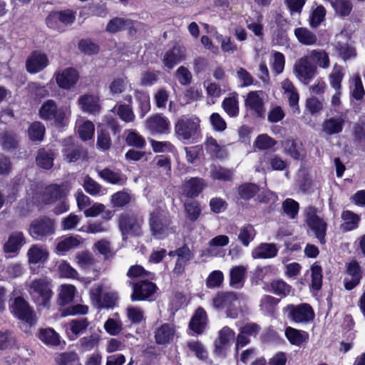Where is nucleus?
<instances>
[{
  "label": "nucleus",
  "instance_id": "nucleus-1",
  "mask_svg": "<svg viewBox=\"0 0 365 365\" xmlns=\"http://www.w3.org/2000/svg\"><path fill=\"white\" fill-rule=\"evenodd\" d=\"M71 113L68 107L59 106L52 99L43 102L38 110V115L41 119L51 122L58 127L65 126L67 124Z\"/></svg>",
  "mask_w": 365,
  "mask_h": 365
},
{
  "label": "nucleus",
  "instance_id": "nucleus-2",
  "mask_svg": "<svg viewBox=\"0 0 365 365\" xmlns=\"http://www.w3.org/2000/svg\"><path fill=\"white\" fill-rule=\"evenodd\" d=\"M28 291L34 302L40 308L48 309L53 295L51 282L47 278L35 279L27 284Z\"/></svg>",
  "mask_w": 365,
  "mask_h": 365
},
{
  "label": "nucleus",
  "instance_id": "nucleus-3",
  "mask_svg": "<svg viewBox=\"0 0 365 365\" xmlns=\"http://www.w3.org/2000/svg\"><path fill=\"white\" fill-rule=\"evenodd\" d=\"M149 225L153 235L159 239L175 232V227L172 226L168 213L160 207L150 213Z\"/></svg>",
  "mask_w": 365,
  "mask_h": 365
},
{
  "label": "nucleus",
  "instance_id": "nucleus-4",
  "mask_svg": "<svg viewBox=\"0 0 365 365\" xmlns=\"http://www.w3.org/2000/svg\"><path fill=\"white\" fill-rule=\"evenodd\" d=\"M214 308L225 310L227 317L235 319L240 312V301L234 292L218 293L212 299Z\"/></svg>",
  "mask_w": 365,
  "mask_h": 365
},
{
  "label": "nucleus",
  "instance_id": "nucleus-5",
  "mask_svg": "<svg viewBox=\"0 0 365 365\" xmlns=\"http://www.w3.org/2000/svg\"><path fill=\"white\" fill-rule=\"evenodd\" d=\"M200 123L196 116H182L176 123L175 132L180 140H190L197 134Z\"/></svg>",
  "mask_w": 365,
  "mask_h": 365
},
{
  "label": "nucleus",
  "instance_id": "nucleus-6",
  "mask_svg": "<svg viewBox=\"0 0 365 365\" xmlns=\"http://www.w3.org/2000/svg\"><path fill=\"white\" fill-rule=\"evenodd\" d=\"M76 20V11L66 9L51 13L46 19L48 27L58 31H63Z\"/></svg>",
  "mask_w": 365,
  "mask_h": 365
},
{
  "label": "nucleus",
  "instance_id": "nucleus-7",
  "mask_svg": "<svg viewBox=\"0 0 365 365\" xmlns=\"http://www.w3.org/2000/svg\"><path fill=\"white\" fill-rule=\"evenodd\" d=\"M283 312L289 319L296 323L309 322L314 317L313 309L306 303L298 305L288 304L283 308Z\"/></svg>",
  "mask_w": 365,
  "mask_h": 365
},
{
  "label": "nucleus",
  "instance_id": "nucleus-8",
  "mask_svg": "<svg viewBox=\"0 0 365 365\" xmlns=\"http://www.w3.org/2000/svg\"><path fill=\"white\" fill-rule=\"evenodd\" d=\"M119 227L123 234L140 235L142 233L143 224V217L138 214L123 213L119 216Z\"/></svg>",
  "mask_w": 365,
  "mask_h": 365
},
{
  "label": "nucleus",
  "instance_id": "nucleus-9",
  "mask_svg": "<svg viewBox=\"0 0 365 365\" xmlns=\"http://www.w3.org/2000/svg\"><path fill=\"white\" fill-rule=\"evenodd\" d=\"M317 66L311 63L309 56H304L297 59L293 67V73L302 83L309 84L317 74Z\"/></svg>",
  "mask_w": 365,
  "mask_h": 365
},
{
  "label": "nucleus",
  "instance_id": "nucleus-10",
  "mask_svg": "<svg viewBox=\"0 0 365 365\" xmlns=\"http://www.w3.org/2000/svg\"><path fill=\"white\" fill-rule=\"evenodd\" d=\"M29 232L34 239L41 240L54 234V221L46 217H38L31 223Z\"/></svg>",
  "mask_w": 365,
  "mask_h": 365
},
{
  "label": "nucleus",
  "instance_id": "nucleus-11",
  "mask_svg": "<svg viewBox=\"0 0 365 365\" xmlns=\"http://www.w3.org/2000/svg\"><path fill=\"white\" fill-rule=\"evenodd\" d=\"M306 222L314 232L316 237L321 243H324V237L327 225L325 221L317 215V210L314 207H309L305 210Z\"/></svg>",
  "mask_w": 365,
  "mask_h": 365
},
{
  "label": "nucleus",
  "instance_id": "nucleus-12",
  "mask_svg": "<svg viewBox=\"0 0 365 365\" xmlns=\"http://www.w3.org/2000/svg\"><path fill=\"white\" fill-rule=\"evenodd\" d=\"M76 262L81 269L94 274V279L99 278L102 269L91 252L88 251L78 252L76 255Z\"/></svg>",
  "mask_w": 365,
  "mask_h": 365
},
{
  "label": "nucleus",
  "instance_id": "nucleus-13",
  "mask_svg": "<svg viewBox=\"0 0 365 365\" xmlns=\"http://www.w3.org/2000/svg\"><path fill=\"white\" fill-rule=\"evenodd\" d=\"M11 312L19 319L32 324L35 323V314L29 303L22 297H18L10 307Z\"/></svg>",
  "mask_w": 365,
  "mask_h": 365
},
{
  "label": "nucleus",
  "instance_id": "nucleus-14",
  "mask_svg": "<svg viewBox=\"0 0 365 365\" xmlns=\"http://www.w3.org/2000/svg\"><path fill=\"white\" fill-rule=\"evenodd\" d=\"M132 301L153 300L157 290L156 285L149 281H140L133 284Z\"/></svg>",
  "mask_w": 365,
  "mask_h": 365
},
{
  "label": "nucleus",
  "instance_id": "nucleus-15",
  "mask_svg": "<svg viewBox=\"0 0 365 365\" xmlns=\"http://www.w3.org/2000/svg\"><path fill=\"white\" fill-rule=\"evenodd\" d=\"M53 77L59 88L69 90L77 83L79 76L73 68H66L58 70Z\"/></svg>",
  "mask_w": 365,
  "mask_h": 365
},
{
  "label": "nucleus",
  "instance_id": "nucleus-16",
  "mask_svg": "<svg viewBox=\"0 0 365 365\" xmlns=\"http://www.w3.org/2000/svg\"><path fill=\"white\" fill-rule=\"evenodd\" d=\"M263 94L262 91H251L245 99L246 108L257 117H263L265 113Z\"/></svg>",
  "mask_w": 365,
  "mask_h": 365
},
{
  "label": "nucleus",
  "instance_id": "nucleus-17",
  "mask_svg": "<svg viewBox=\"0 0 365 365\" xmlns=\"http://www.w3.org/2000/svg\"><path fill=\"white\" fill-rule=\"evenodd\" d=\"M48 64L49 60L46 53L34 51L27 58L26 68L29 73L34 74L43 70Z\"/></svg>",
  "mask_w": 365,
  "mask_h": 365
},
{
  "label": "nucleus",
  "instance_id": "nucleus-18",
  "mask_svg": "<svg viewBox=\"0 0 365 365\" xmlns=\"http://www.w3.org/2000/svg\"><path fill=\"white\" fill-rule=\"evenodd\" d=\"M145 128L153 135L167 133L170 129V121L168 118L160 114L147 118Z\"/></svg>",
  "mask_w": 365,
  "mask_h": 365
},
{
  "label": "nucleus",
  "instance_id": "nucleus-19",
  "mask_svg": "<svg viewBox=\"0 0 365 365\" xmlns=\"http://www.w3.org/2000/svg\"><path fill=\"white\" fill-rule=\"evenodd\" d=\"M28 262L31 267L33 264H43L47 262L49 257V252L44 245H33L28 250L26 253Z\"/></svg>",
  "mask_w": 365,
  "mask_h": 365
},
{
  "label": "nucleus",
  "instance_id": "nucleus-20",
  "mask_svg": "<svg viewBox=\"0 0 365 365\" xmlns=\"http://www.w3.org/2000/svg\"><path fill=\"white\" fill-rule=\"evenodd\" d=\"M185 48L181 46H175L165 53L163 57V63L165 67L170 69L185 59Z\"/></svg>",
  "mask_w": 365,
  "mask_h": 365
},
{
  "label": "nucleus",
  "instance_id": "nucleus-21",
  "mask_svg": "<svg viewBox=\"0 0 365 365\" xmlns=\"http://www.w3.org/2000/svg\"><path fill=\"white\" fill-rule=\"evenodd\" d=\"M345 119L340 115H335L325 119L322 124V132L327 135H336L342 132Z\"/></svg>",
  "mask_w": 365,
  "mask_h": 365
},
{
  "label": "nucleus",
  "instance_id": "nucleus-22",
  "mask_svg": "<svg viewBox=\"0 0 365 365\" xmlns=\"http://www.w3.org/2000/svg\"><path fill=\"white\" fill-rule=\"evenodd\" d=\"M26 243V238L21 232H12L6 242L4 244V250L9 257L16 255L21 247Z\"/></svg>",
  "mask_w": 365,
  "mask_h": 365
},
{
  "label": "nucleus",
  "instance_id": "nucleus-23",
  "mask_svg": "<svg viewBox=\"0 0 365 365\" xmlns=\"http://www.w3.org/2000/svg\"><path fill=\"white\" fill-rule=\"evenodd\" d=\"M286 167V163L277 156L263 155L259 160V165L256 167L257 172L265 173L266 170H282Z\"/></svg>",
  "mask_w": 365,
  "mask_h": 365
},
{
  "label": "nucleus",
  "instance_id": "nucleus-24",
  "mask_svg": "<svg viewBox=\"0 0 365 365\" xmlns=\"http://www.w3.org/2000/svg\"><path fill=\"white\" fill-rule=\"evenodd\" d=\"M235 336V331L228 327H224L220 330L218 339L215 341V352L220 356H223L226 348L234 340Z\"/></svg>",
  "mask_w": 365,
  "mask_h": 365
},
{
  "label": "nucleus",
  "instance_id": "nucleus-25",
  "mask_svg": "<svg viewBox=\"0 0 365 365\" xmlns=\"http://www.w3.org/2000/svg\"><path fill=\"white\" fill-rule=\"evenodd\" d=\"M207 186L205 180L199 178H191L182 185L183 195L188 197H197Z\"/></svg>",
  "mask_w": 365,
  "mask_h": 365
},
{
  "label": "nucleus",
  "instance_id": "nucleus-26",
  "mask_svg": "<svg viewBox=\"0 0 365 365\" xmlns=\"http://www.w3.org/2000/svg\"><path fill=\"white\" fill-rule=\"evenodd\" d=\"M347 276L344 278V287L346 289H354L361 278L360 266L356 261L351 262L347 266Z\"/></svg>",
  "mask_w": 365,
  "mask_h": 365
},
{
  "label": "nucleus",
  "instance_id": "nucleus-27",
  "mask_svg": "<svg viewBox=\"0 0 365 365\" xmlns=\"http://www.w3.org/2000/svg\"><path fill=\"white\" fill-rule=\"evenodd\" d=\"M278 249L274 243H260L255 247L251 252V256L254 259H271L277 255Z\"/></svg>",
  "mask_w": 365,
  "mask_h": 365
},
{
  "label": "nucleus",
  "instance_id": "nucleus-28",
  "mask_svg": "<svg viewBox=\"0 0 365 365\" xmlns=\"http://www.w3.org/2000/svg\"><path fill=\"white\" fill-rule=\"evenodd\" d=\"M281 87L284 94L289 101L290 107L292 108L294 111H299L298 103L299 96L294 83L288 78H286L282 81Z\"/></svg>",
  "mask_w": 365,
  "mask_h": 365
},
{
  "label": "nucleus",
  "instance_id": "nucleus-29",
  "mask_svg": "<svg viewBox=\"0 0 365 365\" xmlns=\"http://www.w3.org/2000/svg\"><path fill=\"white\" fill-rule=\"evenodd\" d=\"M178 259L173 269V272L176 274H181L185 270L187 264L193 258V254L187 246H183L176 250Z\"/></svg>",
  "mask_w": 365,
  "mask_h": 365
},
{
  "label": "nucleus",
  "instance_id": "nucleus-30",
  "mask_svg": "<svg viewBox=\"0 0 365 365\" xmlns=\"http://www.w3.org/2000/svg\"><path fill=\"white\" fill-rule=\"evenodd\" d=\"M175 335V328L172 324H164L155 332V341L158 344H165L172 341Z\"/></svg>",
  "mask_w": 365,
  "mask_h": 365
},
{
  "label": "nucleus",
  "instance_id": "nucleus-31",
  "mask_svg": "<svg viewBox=\"0 0 365 365\" xmlns=\"http://www.w3.org/2000/svg\"><path fill=\"white\" fill-rule=\"evenodd\" d=\"M247 267L238 265L233 267L230 271V284L235 289H240L243 287Z\"/></svg>",
  "mask_w": 365,
  "mask_h": 365
},
{
  "label": "nucleus",
  "instance_id": "nucleus-32",
  "mask_svg": "<svg viewBox=\"0 0 365 365\" xmlns=\"http://www.w3.org/2000/svg\"><path fill=\"white\" fill-rule=\"evenodd\" d=\"M329 2L333 8L336 16L345 18L349 16L353 10L351 0H324Z\"/></svg>",
  "mask_w": 365,
  "mask_h": 365
},
{
  "label": "nucleus",
  "instance_id": "nucleus-33",
  "mask_svg": "<svg viewBox=\"0 0 365 365\" xmlns=\"http://www.w3.org/2000/svg\"><path fill=\"white\" fill-rule=\"evenodd\" d=\"M342 223L341 229L344 232H349L358 228L361 217L359 215L350 210H344L341 215Z\"/></svg>",
  "mask_w": 365,
  "mask_h": 365
},
{
  "label": "nucleus",
  "instance_id": "nucleus-34",
  "mask_svg": "<svg viewBox=\"0 0 365 365\" xmlns=\"http://www.w3.org/2000/svg\"><path fill=\"white\" fill-rule=\"evenodd\" d=\"M284 152L296 160H302L305 157L304 146L302 143L287 140L283 143Z\"/></svg>",
  "mask_w": 365,
  "mask_h": 365
},
{
  "label": "nucleus",
  "instance_id": "nucleus-35",
  "mask_svg": "<svg viewBox=\"0 0 365 365\" xmlns=\"http://www.w3.org/2000/svg\"><path fill=\"white\" fill-rule=\"evenodd\" d=\"M77 133L81 140L86 141L93 138L95 131L93 123L83 118H79L76 121Z\"/></svg>",
  "mask_w": 365,
  "mask_h": 365
},
{
  "label": "nucleus",
  "instance_id": "nucleus-36",
  "mask_svg": "<svg viewBox=\"0 0 365 365\" xmlns=\"http://www.w3.org/2000/svg\"><path fill=\"white\" fill-rule=\"evenodd\" d=\"M78 104L81 109L90 113H95L99 111V99L93 95L81 96L78 98Z\"/></svg>",
  "mask_w": 365,
  "mask_h": 365
},
{
  "label": "nucleus",
  "instance_id": "nucleus-37",
  "mask_svg": "<svg viewBox=\"0 0 365 365\" xmlns=\"http://www.w3.org/2000/svg\"><path fill=\"white\" fill-rule=\"evenodd\" d=\"M207 324L206 312L199 307L190 322V328L196 334H201Z\"/></svg>",
  "mask_w": 365,
  "mask_h": 365
},
{
  "label": "nucleus",
  "instance_id": "nucleus-38",
  "mask_svg": "<svg viewBox=\"0 0 365 365\" xmlns=\"http://www.w3.org/2000/svg\"><path fill=\"white\" fill-rule=\"evenodd\" d=\"M257 231L254 226L250 224H245L240 227L237 234V239L242 245L247 247L255 240Z\"/></svg>",
  "mask_w": 365,
  "mask_h": 365
},
{
  "label": "nucleus",
  "instance_id": "nucleus-39",
  "mask_svg": "<svg viewBox=\"0 0 365 365\" xmlns=\"http://www.w3.org/2000/svg\"><path fill=\"white\" fill-rule=\"evenodd\" d=\"M309 58L317 67L327 69L330 66L329 54L322 49H313L309 53Z\"/></svg>",
  "mask_w": 365,
  "mask_h": 365
},
{
  "label": "nucleus",
  "instance_id": "nucleus-40",
  "mask_svg": "<svg viewBox=\"0 0 365 365\" xmlns=\"http://www.w3.org/2000/svg\"><path fill=\"white\" fill-rule=\"evenodd\" d=\"M294 34L298 41L304 46H312L317 41V36L316 34L307 28H297L294 29Z\"/></svg>",
  "mask_w": 365,
  "mask_h": 365
},
{
  "label": "nucleus",
  "instance_id": "nucleus-41",
  "mask_svg": "<svg viewBox=\"0 0 365 365\" xmlns=\"http://www.w3.org/2000/svg\"><path fill=\"white\" fill-rule=\"evenodd\" d=\"M81 245V240L77 237H65L58 240L56 252L58 254L66 252L71 249L78 247Z\"/></svg>",
  "mask_w": 365,
  "mask_h": 365
},
{
  "label": "nucleus",
  "instance_id": "nucleus-42",
  "mask_svg": "<svg viewBox=\"0 0 365 365\" xmlns=\"http://www.w3.org/2000/svg\"><path fill=\"white\" fill-rule=\"evenodd\" d=\"M285 335L292 344L299 346L307 341L309 338L306 331L297 330L290 327L286 329Z\"/></svg>",
  "mask_w": 365,
  "mask_h": 365
},
{
  "label": "nucleus",
  "instance_id": "nucleus-43",
  "mask_svg": "<svg viewBox=\"0 0 365 365\" xmlns=\"http://www.w3.org/2000/svg\"><path fill=\"white\" fill-rule=\"evenodd\" d=\"M38 338L48 346H58L60 344L59 334L51 328L41 329L38 331Z\"/></svg>",
  "mask_w": 365,
  "mask_h": 365
},
{
  "label": "nucleus",
  "instance_id": "nucleus-44",
  "mask_svg": "<svg viewBox=\"0 0 365 365\" xmlns=\"http://www.w3.org/2000/svg\"><path fill=\"white\" fill-rule=\"evenodd\" d=\"M89 322L87 318H80L72 319L67 325L66 331L68 334H70V331L76 336L79 334H82L88 328Z\"/></svg>",
  "mask_w": 365,
  "mask_h": 365
},
{
  "label": "nucleus",
  "instance_id": "nucleus-45",
  "mask_svg": "<svg viewBox=\"0 0 365 365\" xmlns=\"http://www.w3.org/2000/svg\"><path fill=\"white\" fill-rule=\"evenodd\" d=\"M98 174L102 179L111 184H123L126 180L121 173L113 171L109 168L99 171Z\"/></svg>",
  "mask_w": 365,
  "mask_h": 365
},
{
  "label": "nucleus",
  "instance_id": "nucleus-46",
  "mask_svg": "<svg viewBox=\"0 0 365 365\" xmlns=\"http://www.w3.org/2000/svg\"><path fill=\"white\" fill-rule=\"evenodd\" d=\"M269 64L274 73L277 76L284 69L285 56L283 53L272 51L269 59Z\"/></svg>",
  "mask_w": 365,
  "mask_h": 365
},
{
  "label": "nucleus",
  "instance_id": "nucleus-47",
  "mask_svg": "<svg viewBox=\"0 0 365 365\" xmlns=\"http://www.w3.org/2000/svg\"><path fill=\"white\" fill-rule=\"evenodd\" d=\"M54 153L51 150L41 149L36 156L37 165L43 169H50L53 165Z\"/></svg>",
  "mask_w": 365,
  "mask_h": 365
},
{
  "label": "nucleus",
  "instance_id": "nucleus-48",
  "mask_svg": "<svg viewBox=\"0 0 365 365\" xmlns=\"http://www.w3.org/2000/svg\"><path fill=\"white\" fill-rule=\"evenodd\" d=\"M63 191L59 186L50 185L44 190L43 201L46 204L53 203L61 200L63 197Z\"/></svg>",
  "mask_w": 365,
  "mask_h": 365
},
{
  "label": "nucleus",
  "instance_id": "nucleus-49",
  "mask_svg": "<svg viewBox=\"0 0 365 365\" xmlns=\"http://www.w3.org/2000/svg\"><path fill=\"white\" fill-rule=\"evenodd\" d=\"M327 10L322 5L314 9L309 18V25L312 28H317L325 19Z\"/></svg>",
  "mask_w": 365,
  "mask_h": 365
},
{
  "label": "nucleus",
  "instance_id": "nucleus-50",
  "mask_svg": "<svg viewBox=\"0 0 365 365\" xmlns=\"http://www.w3.org/2000/svg\"><path fill=\"white\" fill-rule=\"evenodd\" d=\"M83 187L91 195H103L107 192L106 189L88 176H86L83 180Z\"/></svg>",
  "mask_w": 365,
  "mask_h": 365
},
{
  "label": "nucleus",
  "instance_id": "nucleus-51",
  "mask_svg": "<svg viewBox=\"0 0 365 365\" xmlns=\"http://www.w3.org/2000/svg\"><path fill=\"white\" fill-rule=\"evenodd\" d=\"M205 146L206 150L213 157L223 158L226 155L225 150L221 148L215 139L212 137L207 138Z\"/></svg>",
  "mask_w": 365,
  "mask_h": 365
},
{
  "label": "nucleus",
  "instance_id": "nucleus-52",
  "mask_svg": "<svg viewBox=\"0 0 365 365\" xmlns=\"http://www.w3.org/2000/svg\"><path fill=\"white\" fill-rule=\"evenodd\" d=\"M76 289L72 284H62L60 287V292L58 294L59 299L61 304H66L73 301Z\"/></svg>",
  "mask_w": 365,
  "mask_h": 365
},
{
  "label": "nucleus",
  "instance_id": "nucleus-53",
  "mask_svg": "<svg viewBox=\"0 0 365 365\" xmlns=\"http://www.w3.org/2000/svg\"><path fill=\"white\" fill-rule=\"evenodd\" d=\"M311 288L314 290L320 289L322 284V269L317 262L311 267Z\"/></svg>",
  "mask_w": 365,
  "mask_h": 365
},
{
  "label": "nucleus",
  "instance_id": "nucleus-54",
  "mask_svg": "<svg viewBox=\"0 0 365 365\" xmlns=\"http://www.w3.org/2000/svg\"><path fill=\"white\" fill-rule=\"evenodd\" d=\"M222 106L230 117H236L239 114L238 101L235 96L225 98Z\"/></svg>",
  "mask_w": 365,
  "mask_h": 365
},
{
  "label": "nucleus",
  "instance_id": "nucleus-55",
  "mask_svg": "<svg viewBox=\"0 0 365 365\" xmlns=\"http://www.w3.org/2000/svg\"><path fill=\"white\" fill-rule=\"evenodd\" d=\"M132 200V195L127 191H120L111 196V204L115 207H123Z\"/></svg>",
  "mask_w": 365,
  "mask_h": 365
},
{
  "label": "nucleus",
  "instance_id": "nucleus-56",
  "mask_svg": "<svg viewBox=\"0 0 365 365\" xmlns=\"http://www.w3.org/2000/svg\"><path fill=\"white\" fill-rule=\"evenodd\" d=\"M116 318H109L104 324L106 331L110 335H118L123 329V324L118 318V314H115Z\"/></svg>",
  "mask_w": 365,
  "mask_h": 365
},
{
  "label": "nucleus",
  "instance_id": "nucleus-57",
  "mask_svg": "<svg viewBox=\"0 0 365 365\" xmlns=\"http://www.w3.org/2000/svg\"><path fill=\"white\" fill-rule=\"evenodd\" d=\"M59 275L61 277L68 279H78V272L66 261H61L58 266Z\"/></svg>",
  "mask_w": 365,
  "mask_h": 365
},
{
  "label": "nucleus",
  "instance_id": "nucleus-58",
  "mask_svg": "<svg viewBox=\"0 0 365 365\" xmlns=\"http://www.w3.org/2000/svg\"><path fill=\"white\" fill-rule=\"evenodd\" d=\"M135 97L140 109V116L143 118L150 109V96L145 92L136 91Z\"/></svg>",
  "mask_w": 365,
  "mask_h": 365
},
{
  "label": "nucleus",
  "instance_id": "nucleus-59",
  "mask_svg": "<svg viewBox=\"0 0 365 365\" xmlns=\"http://www.w3.org/2000/svg\"><path fill=\"white\" fill-rule=\"evenodd\" d=\"M28 133L31 140L41 141L45 133V127L40 122H34L30 125Z\"/></svg>",
  "mask_w": 365,
  "mask_h": 365
},
{
  "label": "nucleus",
  "instance_id": "nucleus-60",
  "mask_svg": "<svg viewBox=\"0 0 365 365\" xmlns=\"http://www.w3.org/2000/svg\"><path fill=\"white\" fill-rule=\"evenodd\" d=\"M114 108L115 109L118 115L122 120L126 123L133 122L134 120L135 114L130 106L120 104Z\"/></svg>",
  "mask_w": 365,
  "mask_h": 365
},
{
  "label": "nucleus",
  "instance_id": "nucleus-61",
  "mask_svg": "<svg viewBox=\"0 0 365 365\" xmlns=\"http://www.w3.org/2000/svg\"><path fill=\"white\" fill-rule=\"evenodd\" d=\"M217 41L220 43L221 49L225 53H232L237 51V46L229 36H223L217 34L215 36Z\"/></svg>",
  "mask_w": 365,
  "mask_h": 365
},
{
  "label": "nucleus",
  "instance_id": "nucleus-62",
  "mask_svg": "<svg viewBox=\"0 0 365 365\" xmlns=\"http://www.w3.org/2000/svg\"><path fill=\"white\" fill-rule=\"evenodd\" d=\"M284 212L291 219H294L298 214L299 203L291 198L286 199L282 203Z\"/></svg>",
  "mask_w": 365,
  "mask_h": 365
},
{
  "label": "nucleus",
  "instance_id": "nucleus-63",
  "mask_svg": "<svg viewBox=\"0 0 365 365\" xmlns=\"http://www.w3.org/2000/svg\"><path fill=\"white\" fill-rule=\"evenodd\" d=\"M128 83V80L125 76L115 78L110 83V92L113 95L120 94L125 90Z\"/></svg>",
  "mask_w": 365,
  "mask_h": 365
},
{
  "label": "nucleus",
  "instance_id": "nucleus-64",
  "mask_svg": "<svg viewBox=\"0 0 365 365\" xmlns=\"http://www.w3.org/2000/svg\"><path fill=\"white\" fill-rule=\"evenodd\" d=\"M204 87L206 88L210 103H215V100L221 95L220 86L215 83L207 81L204 82Z\"/></svg>",
  "mask_w": 365,
  "mask_h": 365
}]
</instances>
